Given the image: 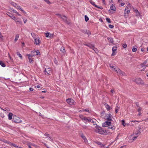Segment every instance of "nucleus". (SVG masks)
I'll return each instance as SVG.
<instances>
[{"label": "nucleus", "instance_id": "obj_1", "mask_svg": "<svg viewBox=\"0 0 148 148\" xmlns=\"http://www.w3.org/2000/svg\"><path fill=\"white\" fill-rule=\"evenodd\" d=\"M110 67L112 71L116 72L118 75L123 76H126V74L124 72L121 70L116 66L110 64Z\"/></svg>", "mask_w": 148, "mask_h": 148}, {"label": "nucleus", "instance_id": "obj_2", "mask_svg": "<svg viewBox=\"0 0 148 148\" xmlns=\"http://www.w3.org/2000/svg\"><path fill=\"white\" fill-rule=\"evenodd\" d=\"M94 125H95V131L96 132L102 134H104L105 132L104 131L102 130L101 127L99 126L96 124H94Z\"/></svg>", "mask_w": 148, "mask_h": 148}, {"label": "nucleus", "instance_id": "obj_3", "mask_svg": "<svg viewBox=\"0 0 148 148\" xmlns=\"http://www.w3.org/2000/svg\"><path fill=\"white\" fill-rule=\"evenodd\" d=\"M12 121L16 123H21L22 122V121L20 119L19 117L16 115L13 116Z\"/></svg>", "mask_w": 148, "mask_h": 148}, {"label": "nucleus", "instance_id": "obj_4", "mask_svg": "<svg viewBox=\"0 0 148 148\" xmlns=\"http://www.w3.org/2000/svg\"><path fill=\"white\" fill-rule=\"evenodd\" d=\"M135 82L138 84L143 85L144 84V82L140 78H136L135 80Z\"/></svg>", "mask_w": 148, "mask_h": 148}, {"label": "nucleus", "instance_id": "obj_5", "mask_svg": "<svg viewBox=\"0 0 148 148\" xmlns=\"http://www.w3.org/2000/svg\"><path fill=\"white\" fill-rule=\"evenodd\" d=\"M111 122L107 121L102 124V126L103 127H106L109 126L111 125Z\"/></svg>", "mask_w": 148, "mask_h": 148}, {"label": "nucleus", "instance_id": "obj_6", "mask_svg": "<svg viewBox=\"0 0 148 148\" xmlns=\"http://www.w3.org/2000/svg\"><path fill=\"white\" fill-rule=\"evenodd\" d=\"M106 119L107 121H111L112 120V116L110 114H107L106 115Z\"/></svg>", "mask_w": 148, "mask_h": 148}, {"label": "nucleus", "instance_id": "obj_7", "mask_svg": "<svg viewBox=\"0 0 148 148\" xmlns=\"http://www.w3.org/2000/svg\"><path fill=\"white\" fill-rule=\"evenodd\" d=\"M66 101L67 103L70 105H72L74 104V101L72 99L69 98Z\"/></svg>", "mask_w": 148, "mask_h": 148}, {"label": "nucleus", "instance_id": "obj_8", "mask_svg": "<svg viewBox=\"0 0 148 148\" xmlns=\"http://www.w3.org/2000/svg\"><path fill=\"white\" fill-rule=\"evenodd\" d=\"M34 40V43L37 45H39L41 43V40L40 38L38 37Z\"/></svg>", "mask_w": 148, "mask_h": 148}, {"label": "nucleus", "instance_id": "obj_9", "mask_svg": "<svg viewBox=\"0 0 148 148\" xmlns=\"http://www.w3.org/2000/svg\"><path fill=\"white\" fill-rule=\"evenodd\" d=\"M130 12L129 10L125 9L124 12V16L125 18H127L128 17V14Z\"/></svg>", "mask_w": 148, "mask_h": 148}, {"label": "nucleus", "instance_id": "obj_10", "mask_svg": "<svg viewBox=\"0 0 148 148\" xmlns=\"http://www.w3.org/2000/svg\"><path fill=\"white\" fill-rule=\"evenodd\" d=\"M117 50V47H113L112 49V56H114L116 54V51Z\"/></svg>", "mask_w": 148, "mask_h": 148}, {"label": "nucleus", "instance_id": "obj_11", "mask_svg": "<svg viewBox=\"0 0 148 148\" xmlns=\"http://www.w3.org/2000/svg\"><path fill=\"white\" fill-rule=\"evenodd\" d=\"M90 3L92 5L95 6V7L98 8H99L101 9H102L103 8L102 7H99L97 5H95V2L92 1V0H90Z\"/></svg>", "mask_w": 148, "mask_h": 148}, {"label": "nucleus", "instance_id": "obj_12", "mask_svg": "<svg viewBox=\"0 0 148 148\" xmlns=\"http://www.w3.org/2000/svg\"><path fill=\"white\" fill-rule=\"evenodd\" d=\"M56 15L59 17L61 18H62L64 21H66V17L65 16H62L61 15L59 14H57Z\"/></svg>", "mask_w": 148, "mask_h": 148}, {"label": "nucleus", "instance_id": "obj_13", "mask_svg": "<svg viewBox=\"0 0 148 148\" xmlns=\"http://www.w3.org/2000/svg\"><path fill=\"white\" fill-rule=\"evenodd\" d=\"M26 56L28 57V59L30 63H31L33 61L32 58V57L34 56V55L32 54L31 55L29 54H27L26 55Z\"/></svg>", "mask_w": 148, "mask_h": 148}, {"label": "nucleus", "instance_id": "obj_14", "mask_svg": "<svg viewBox=\"0 0 148 148\" xmlns=\"http://www.w3.org/2000/svg\"><path fill=\"white\" fill-rule=\"evenodd\" d=\"M89 117H87L85 116L84 119H83V121L86 124H87V122L89 121Z\"/></svg>", "mask_w": 148, "mask_h": 148}, {"label": "nucleus", "instance_id": "obj_15", "mask_svg": "<svg viewBox=\"0 0 148 148\" xmlns=\"http://www.w3.org/2000/svg\"><path fill=\"white\" fill-rule=\"evenodd\" d=\"M13 20L15 21V22L16 23H18L20 24H21L22 23V22L20 19L19 18H16L15 17V19H13Z\"/></svg>", "mask_w": 148, "mask_h": 148}, {"label": "nucleus", "instance_id": "obj_16", "mask_svg": "<svg viewBox=\"0 0 148 148\" xmlns=\"http://www.w3.org/2000/svg\"><path fill=\"white\" fill-rule=\"evenodd\" d=\"M16 8L17 9L20 10L23 13L25 14L26 13V12L20 6H17Z\"/></svg>", "mask_w": 148, "mask_h": 148}, {"label": "nucleus", "instance_id": "obj_17", "mask_svg": "<svg viewBox=\"0 0 148 148\" xmlns=\"http://www.w3.org/2000/svg\"><path fill=\"white\" fill-rule=\"evenodd\" d=\"M6 14L8 15L11 18L15 19V16H14L12 14L10 13V12H7L6 13Z\"/></svg>", "mask_w": 148, "mask_h": 148}, {"label": "nucleus", "instance_id": "obj_18", "mask_svg": "<svg viewBox=\"0 0 148 148\" xmlns=\"http://www.w3.org/2000/svg\"><path fill=\"white\" fill-rule=\"evenodd\" d=\"M139 132H137V133L135 134L136 135L134 136L132 138V139L133 140V141L135 140L137 137L138 136V134L139 133Z\"/></svg>", "mask_w": 148, "mask_h": 148}, {"label": "nucleus", "instance_id": "obj_19", "mask_svg": "<svg viewBox=\"0 0 148 148\" xmlns=\"http://www.w3.org/2000/svg\"><path fill=\"white\" fill-rule=\"evenodd\" d=\"M96 120L94 119H92L90 118H89V121H88L89 123L91 122L92 123H94L96 122Z\"/></svg>", "mask_w": 148, "mask_h": 148}, {"label": "nucleus", "instance_id": "obj_20", "mask_svg": "<svg viewBox=\"0 0 148 148\" xmlns=\"http://www.w3.org/2000/svg\"><path fill=\"white\" fill-rule=\"evenodd\" d=\"M31 35L34 39L38 37L36 35V34L34 33H31Z\"/></svg>", "mask_w": 148, "mask_h": 148}, {"label": "nucleus", "instance_id": "obj_21", "mask_svg": "<svg viewBox=\"0 0 148 148\" xmlns=\"http://www.w3.org/2000/svg\"><path fill=\"white\" fill-rule=\"evenodd\" d=\"M107 40H108L109 42H110L112 43H113L114 40L113 38H107Z\"/></svg>", "mask_w": 148, "mask_h": 148}, {"label": "nucleus", "instance_id": "obj_22", "mask_svg": "<svg viewBox=\"0 0 148 148\" xmlns=\"http://www.w3.org/2000/svg\"><path fill=\"white\" fill-rule=\"evenodd\" d=\"M104 105L107 110L108 111L110 110V106L108 104L105 103L104 104Z\"/></svg>", "mask_w": 148, "mask_h": 148}, {"label": "nucleus", "instance_id": "obj_23", "mask_svg": "<svg viewBox=\"0 0 148 148\" xmlns=\"http://www.w3.org/2000/svg\"><path fill=\"white\" fill-rule=\"evenodd\" d=\"M110 9L114 11H115L116 10V8L115 6L113 4L110 7Z\"/></svg>", "mask_w": 148, "mask_h": 148}, {"label": "nucleus", "instance_id": "obj_24", "mask_svg": "<svg viewBox=\"0 0 148 148\" xmlns=\"http://www.w3.org/2000/svg\"><path fill=\"white\" fill-rule=\"evenodd\" d=\"M13 115V114L11 112H10L8 114V119L10 120H11L12 119V116Z\"/></svg>", "mask_w": 148, "mask_h": 148}, {"label": "nucleus", "instance_id": "obj_25", "mask_svg": "<svg viewBox=\"0 0 148 148\" xmlns=\"http://www.w3.org/2000/svg\"><path fill=\"white\" fill-rule=\"evenodd\" d=\"M137 47H138L137 46H134L132 50V52H136L137 50Z\"/></svg>", "mask_w": 148, "mask_h": 148}, {"label": "nucleus", "instance_id": "obj_26", "mask_svg": "<svg viewBox=\"0 0 148 148\" xmlns=\"http://www.w3.org/2000/svg\"><path fill=\"white\" fill-rule=\"evenodd\" d=\"M131 9V7L130 4H128L125 8V9L129 10L130 11Z\"/></svg>", "mask_w": 148, "mask_h": 148}, {"label": "nucleus", "instance_id": "obj_27", "mask_svg": "<svg viewBox=\"0 0 148 148\" xmlns=\"http://www.w3.org/2000/svg\"><path fill=\"white\" fill-rule=\"evenodd\" d=\"M81 137L84 140L85 142V143H86L87 142V140L85 137V136L83 134H82L81 135Z\"/></svg>", "mask_w": 148, "mask_h": 148}, {"label": "nucleus", "instance_id": "obj_28", "mask_svg": "<svg viewBox=\"0 0 148 148\" xmlns=\"http://www.w3.org/2000/svg\"><path fill=\"white\" fill-rule=\"evenodd\" d=\"M45 72L46 73H47V74H50V73H51V70L50 68H48L47 69H45Z\"/></svg>", "mask_w": 148, "mask_h": 148}, {"label": "nucleus", "instance_id": "obj_29", "mask_svg": "<svg viewBox=\"0 0 148 148\" xmlns=\"http://www.w3.org/2000/svg\"><path fill=\"white\" fill-rule=\"evenodd\" d=\"M10 4L11 5L13 6L14 7H15L16 8L17 6V4L16 3H15L14 2H12L10 3Z\"/></svg>", "mask_w": 148, "mask_h": 148}, {"label": "nucleus", "instance_id": "obj_30", "mask_svg": "<svg viewBox=\"0 0 148 148\" xmlns=\"http://www.w3.org/2000/svg\"><path fill=\"white\" fill-rule=\"evenodd\" d=\"M0 64L2 67H4L5 66V64L2 61H0Z\"/></svg>", "mask_w": 148, "mask_h": 148}, {"label": "nucleus", "instance_id": "obj_31", "mask_svg": "<svg viewBox=\"0 0 148 148\" xmlns=\"http://www.w3.org/2000/svg\"><path fill=\"white\" fill-rule=\"evenodd\" d=\"M16 54H17V55H18V56L19 58H20L21 59H22V56L21 55L20 53L19 52H17V53H16Z\"/></svg>", "mask_w": 148, "mask_h": 148}, {"label": "nucleus", "instance_id": "obj_32", "mask_svg": "<svg viewBox=\"0 0 148 148\" xmlns=\"http://www.w3.org/2000/svg\"><path fill=\"white\" fill-rule=\"evenodd\" d=\"M19 38V35L18 34H16L15 36V39H14V41L16 42L18 39Z\"/></svg>", "mask_w": 148, "mask_h": 148}, {"label": "nucleus", "instance_id": "obj_33", "mask_svg": "<svg viewBox=\"0 0 148 148\" xmlns=\"http://www.w3.org/2000/svg\"><path fill=\"white\" fill-rule=\"evenodd\" d=\"M60 51H62L63 53H65V51L64 47H62L60 49Z\"/></svg>", "mask_w": 148, "mask_h": 148}, {"label": "nucleus", "instance_id": "obj_34", "mask_svg": "<svg viewBox=\"0 0 148 148\" xmlns=\"http://www.w3.org/2000/svg\"><path fill=\"white\" fill-rule=\"evenodd\" d=\"M106 20L107 21V22L108 23H111V21L110 20V19L108 18H106Z\"/></svg>", "mask_w": 148, "mask_h": 148}, {"label": "nucleus", "instance_id": "obj_35", "mask_svg": "<svg viewBox=\"0 0 148 148\" xmlns=\"http://www.w3.org/2000/svg\"><path fill=\"white\" fill-rule=\"evenodd\" d=\"M119 109V108L118 106H116L115 108V111L116 113H117L118 112V111Z\"/></svg>", "mask_w": 148, "mask_h": 148}, {"label": "nucleus", "instance_id": "obj_36", "mask_svg": "<svg viewBox=\"0 0 148 148\" xmlns=\"http://www.w3.org/2000/svg\"><path fill=\"white\" fill-rule=\"evenodd\" d=\"M88 47H89L90 49H93L94 47V46L93 45L89 44Z\"/></svg>", "mask_w": 148, "mask_h": 148}, {"label": "nucleus", "instance_id": "obj_37", "mask_svg": "<svg viewBox=\"0 0 148 148\" xmlns=\"http://www.w3.org/2000/svg\"><path fill=\"white\" fill-rule=\"evenodd\" d=\"M89 18L88 17L86 16L85 15V20L87 22L89 20Z\"/></svg>", "mask_w": 148, "mask_h": 148}, {"label": "nucleus", "instance_id": "obj_38", "mask_svg": "<svg viewBox=\"0 0 148 148\" xmlns=\"http://www.w3.org/2000/svg\"><path fill=\"white\" fill-rule=\"evenodd\" d=\"M45 36L47 37L48 38L49 36V35H50V33L47 32V33H45Z\"/></svg>", "mask_w": 148, "mask_h": 148}, {"label": "nucleus", "instance_id": "obj_39", "mask_svg": "<svg viewBox=\"0 0 148 148\" xmlns=\"http://www.w3.org/2000/svg\"><path fill=\"white\" fill-rule=\"evenodd\" d=\"M10 11L11 12H13L14 13H16L17 11L13 9L12 8L10 10Z\"/></svg>", "mask_w": 148, "mask_h": 148}, {"label": "nucleus", "instance_id": "obj_40", "mask_svg": "<svg viewBox=\"0 0 148 148\" xmlns=\"http://www.w3.org/2000/svg\"><path fill=\"white\" fill-rule=\"evenodd\" d=\"M96 53H97L98 52V50L96 48H95V47H94L93 48V49H92Z\"/></svg>", "mask_w": 148, "mask_h": 148}, {"label": "nucleus", "instance_id": "obj_41", "mask_svg": "<svg viewBox=\"0 0 148 148\" xmlns=\"http://www.w3.org/2000/svg\"><path fill=\"white\" fill-rule=\"evenodd\" d=\"M137 111L138 112H140L142 111V109L140 107H138Z\"/></svg>", "mask_w": 148, "mask_h": 148}, {"label": "nucleus", "instance_id": "obj_42", "mask_svg": "<svg viewBox=\"0 0 148 148\" xmlns=\"http://www.w3.org/2000/svg\"><path fill=\"white\" fill-rule=\"evenodd\" d=\"M79 117L81 119L82 121H83V119H84L85 116H84L82 115H80L79 116Z\"/></svg>", "mask_w": 148, "mask_h": 148}, {"label": "nucleus", "instance_id": "obj_43", "mask_svg": "<svg viewBox=\"0 0 148 148\" xmlns=\"http://www.w3.org/2000/svg\"><path fill=\"white\" fill-rule=\"evenodd\" d=\"M134 10L137 13V16H138L139 14V13L138 12V11L137 9Z\"/></svg>", "mask_w": 148, "mask_h": 148}, {"label": "nucleus", "instance_id": "obj_44", "mask_svg": "<svg viewBox=\"0 0 148 148\" xmlns=\"http://www.w3.org/2000/svg\"><path fill=\"white\" fill-rule=\"evenodd\" d=\"M121 121H122V124L124 126H125V122L123 120H122Z\"/></svg>", "mask_w": 148, "mask_h": 148}, {"label": "nucleus", "instance_id": "obj_45", "mask_svg": "<svg viewBox=\"0 0 148 148\" xmlns=\"http://www.w3.org/2000/svg\"><path fill=\"white\" fill-rule=\"evenodd\" d=\"M108 27L109 28L112 29L114 27V26L113 25H108Z\"/></svg>", "mask_w": 148, "mask_h": 148}, {"label": "nucleus", "instance_id": "obj_46", "mask_svg": "<svg viewBox=\"0 0 148 148\" xmlns=\"http://www.w3.org/2000/svg\"><path fill=\"white\" fill-rule=\"evenodd\" d=\"M30 144L32 145V147L33 146V148H36V145L33 144L31 143Z\"/></svg>", "mask_w": 148, "mask_h": 148}, {"label": "nucleus", "instance_id": "obj_47", "mask_svg": "<svg viewBox=\"0 0 148 148\" xmlns=\"http://www.w3.org/2000/svg\"><path fill=\"white\" fill-rule=\"evenodd\" d=\"M83 111H86L89 112V110L88 109H84L82 110Z\"/></svg>", "mask_w": 148, "mask_h": 148}, {"label": "nucleus", "instance_id": "obj_48", "mask_svg": "<svg viewBox=\"0 0 148 148\" xmlns=\"http://www.w3.org/2000/svg\"><path fill=\"white\" fill-rule=\"evenodd\" d=\"M0 38L2 40L3 39V36L2 35L1 33L0 32Z\"/></svg>", "mask_w": 148, "mask_h": 148}, {"label": "nucleus", "instance_id": "obj_49", "mask_svg": "<svg viewBox=\"0 0 148 148\" xmlns=\"http://www.w3.org/2000/svg\"><path fill=\"white\" fill-rule=\"evenodd\" d=\"M145 64H146V62H144V63L141 64V66L142 67H145Z\"/></svg>", "mask_w": 148, "mask_h": 148}, {"label": "nucleus", "instance_id": "obj_50", "mask_svg": "<svg viewBox=\"0 0 148 148\" xmlns=\"http://www.w3.org/2000/svg\"><path fill=\"white\" fill-rule=\"evenodd\" d=\"M36 55H40V53L38 51H36Z\"/></svg>", "mask_w": 148, "mask_h": 148}, {"label": "nucleus", "instance_id": "obj_51", "mask_svg": "<svg viewBox=\"0 0 148 148\" xmlns=\"http://www.w3.org/2000/svg\"><path fill=\"white\" fill-rule=\"evenodd\" d=\"M53 34H50V35H49V38H53Z\"/></svg>", "mask_w": 148, "mask_h": 148}, {"label": "nucleus", "instance_id": "obj_52", "mask_svg": "<svg viewBox=\"0 0 148 148\" xmlns=\"http://www.w3.org/2000/svg\"><path fill=\"white\" fill-rule=\"evenodd\" d=\"M23 20L24 23H25L27 21V20L26 19H23Z\"/></svg>", "mask_w": 148, "mask_h": 148}, {"label": "nucleus", "instance_id": "obj_53", "mask_svg": "<svg viewBox=\"0 0 148 148\" xmlns=\"http://www.w3.org/2000/svg\"><path fill=\"white\" fill-rule=\"evenodd\" d=\"M123 48H126L127 47V45L126 44H123Z\"/></svg>", "mask_w": 148, "mask_h": 148}, {"label": "nucleus", "instance_id": "obj_54", "mask_svg": "<svg viewBox=\"0 0 148 148\" xmlns=\"http://www.w3.org/2000/svg\"><path fill=\"white\" fill-rule=\"evenodd\" d=\"M10 59V60H11V61L12 62H13V59L10 56H9V57Z\"/></svg>", "mask_w": 148, "mask_h": 148}, {"label": "nucleus", "instance_id": "obj_55", "mask_svg": "<svg viewBox=\"0 0 148 148\" xmlns=\"http://www.w3.org/2000/svg\"><path fill=\"white\" fill-rule=\"evenodd\" d=\"M45 135L46 136H47L48 137H49L50 136L49 134L48 133H46L45 134Z\"/></svg>", "mask_w": 148, "mask_h": 148}, {"label": "nucleus", "instance_id": "obj_56", "mask_svg": "<svg viewBox=\"0 0 148 148\" xmlns=\"http://www.w3.org/2000/svg\"><path fill=\"white\" fill-rule=\"evenodd\" d=\"M87 34L88 35V36H89L91 34V33L89 31H88L87 32Z\"/></svg>", "mask_w": 148, "mask_h": 148}, {"label": "nucleus", "instance_id": "obj_57", "mask_svg": "<svg viewBox=\"0 0 148 148\" xmlns=\"http://www.w3.org/2000/svg\"><path fill=\"white\" fill-rule=\"evenodd\" d=\"M44 1L48 4H49L50 3V2L49 0H44Z\"/></svg>", "mask_w": 148, "mask_h": 148}, {"label": "nucleus", "instance_id": "obj_58", "mask_svg": "<svg viewBox=\"0 0 148 148\" xmlns=\"http://www.w3.org/2000/svg\"><path fill=\"white\" fill-rule=\"evenodd\" d=\"M48 139L49 140H50V141H52V139H51V137H50V136H49V137H48Z\"/></svg>", "mask_w": 148, "mask_h": 148}, {"label": "nucleus", "instance_id": "obj_59", "mask_svg": "<svg viewBox=\"0 0 148 148\" xmlns=\"http://www.w3.org/2000/svg\"><path fill=\"white\" fill-rule=\"evenodd\" d=\"M28 147L29 148H34L32 147V145L30 144L28 145Z\"/></svg>", "mask_w": 148, "mask_h": 148}, {"label": "nucleus", "instance_id": "obj_60", "mask_svg": "<svg viewBox=\"0 0 148 148\" xmlns=\"http://www.w3.org/2000/svg\"><path fill=\"white\" fill-rule=\"evenodd\" d=\"M125 5V3H122L121 4V5L122 6H124Z\"/></svg>", "mask_w": 148, "mask_h": 148}, {"label": "nucleus", "instance_id": "obj_61", "mask_svg": "<svg viewBox=\"0 0 148 148\" xmlns=\"http://www.w3.org/2000/svg\"><path fill=\"white\" fill-rule=\"evenodd\" d=\"M29 90L30 91H33V89L32 88H29Z\"/></svg>", "mask_w": 148, "mask_h": 148}, {"label": "nucleus", "instance_id": "obj_62", "mask_svg": "<svg viewBox=\"0 0 148 148\" xmlns=\"http://www.w3.org/2000/svg\"><path fill=\"white\" fill-rule=\"evenodd\" d=\"M16 13L17 15L19 16H21V15L17 11L16 12Z\"/></svg>", "mask_w": 148, "mask_h": 148}, {"label": "nucleus", "instance_id": "obj_63", "mask_svg": "<svg viewBox=\"0 0 148 148\" xmlns=\"http://www.w3.org/2000/svg\"><path fill=\"white\" fill-rule=\"evenodd\" d=\"M108 128L109 129H112V130H113L114 129L113 127H108Z\"/></svg>", "mask_w": 148, "mask_h": 148}, {"label": "nucleus", "instance_id": "obj_64", "mask_svg": "<svg viewBox=\"0 0 148 148\" xmlns=\"http://www.w3.org/2000/svg\"><path fill=\"white\" fill-rule=\"evenodd\" d=\"M83 127L84 129H86L87 128V127L86 125H84L83 126Z\"/></svg>", "mask_w": 148, "mask_h": 148}]
</instances>
